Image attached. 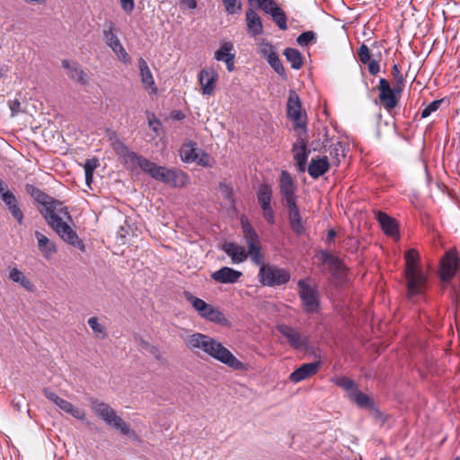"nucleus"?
Here are the masks:
<instances>
[{
	"label": "nucleus",
	"instance_id": "f257e3e1",
	"mask_svg": "<svg viewBox=\"0 0 460 460\" xmlns=\"http://www.w3.org/2000/svg\"><path fill=\"white\" fill-rule=\"evenodd\" d=\"M25 190L40 205L39 212L60 239L79 251L84 252L85 245L84 242L69 224L65 221V219L69 222L72 221L68 208L62 201L54 199L33 184H26Z\"/></svg>",
	"mask_w": 460,
	"mask_h": 460
},
{
	"label": "nucleus",
	"instance_id": "f03ea898",
	"mask_svg": "<svg viewBox=\"0 0 460 460\" xmlns=\"http://www.w3.org/2000/svg\"><path fill=\"white\" fill-rule=\"evenodd\" d=\"M420 256L415 249H410L405 253L406 279L408 296L412 297L421 294L426 283V278L418 267Z\"/></svg>",
	"mask_w": 460,
	"mask_h": 460
},
{
	"label": "nucleus",
	"instance_id": "7ed1b4c3",
	"mask_svg": "<svg viewBox=\"0 0 460 460\" xmlns=\"http://www.w3.org/2000/svg\"><path fill=\"white\" fill-rule=\"evenodd\" d=\"M183 296L191 305V306L201 318L221 325L228 324V320L225 314L212 305L208 304L203 299L195 296L190 291H184Z\"/></svg>",
	"mask_w": 460,
	"mask_h": 460
},
{
	"label": "nucleus",
	"instance_id": "20e7f679",
	"mask_svg": "<svg viewBox=\"0 0 460 460\" xmlns=\"http://www.w3.org/2000/svg\"><path fill=\"white\" fill-rule=\"evenodd\" d=\"M91 408L93 412L107 425L119 430L123 435L129 434V427L119 416L116 414L115 411L109 404L98 400H93Z\"/></svg>",
	"mask_w": 460,
	"mask_h": 460
},
{
	"label": "nucleus",
	"instance_id": "39448f33",
	"mask_svg": "<svg viewBox=\"0 0 460 460\" xmlns=\"http://www.w3.org/2000/svg\"><path fill=\"white\" fill-rule=\"evenodd\" d=\"M258 279L262 286L276 287L287 284L290 280V273L288 270L274 265L265 264L261 258L259 264Z\"/></svg>",
	"mask_w": 460,
	"mask_h": 460
},
{
	"label": "nucleus",
	"instance_id": "423d86ee",
	"mask_svg": "<svg viewBox=\"0 0 460 460\" xmlns=\"http://www.w3.org/2000/svg\"><path fill=\"white\" fill-rule=\"evenodd\" d=\"M206 354L234 370H243L245 368V365L242 361L214 338L211 339Z\"/></svg>",
	"mask_w": 460,
	"mask_h": 460
},
{
	"label": "nucleus",
	"instance_id": "0eeeda50",
	"mask_svg": "<svg viewBox=\"0 0 460 460\" xmlns=\"http://www.w3.org/2000/svg\"><path fill=\"white\" fill-rule=\"evenodd\" d=\"M301 306L305 314L318 313L320 310V294L316 287L308 284L305 279L297 282Z\"/></svg>",
	"mask_w": 460,
	"mask_h": 460
},
{
	"label": "nucleus",
	"instance_id": "6e6552de",
	"mask_svg": "<svg viewBox=\"0 0 460 460\" xmlns=\"http://www.w3.org/2000/svg\"><path fill=\"white\" fill-rule=\"evenodd\" d=\"M109 138L114 152L122 159L128 169L134 170L140 166V164H142L146 157L130 151L114 131L110 133Z\"/></svg>",
	"mask_w": 460,
	"mask_h": 460
},
{
	"label": "nucleus",
	"instance_id": "1a4fd4ad",
	"mask_svg": "<svg viewBox=\"0 0 460 460\" xmlns=\"http://www.w3.org/2000/svg\"><path fill=\"white\" fill-rule=\"evenodd\" d=\"M241 226L243 239L247 244L248 253L252 261L255 265L261 264V258H263V255L261 253L258 234L246 218H242Z\"/></svg>",
	"mask_w": 460,
	"mask_h": 460
},
{
	"label": "nucleus",
	"instance_id": "9d476101",
	"mask_svg": "<svg viewBox=\"0 0 460 460\" xmlns=\"http://www.w3.org/2000/svg\"><path fill=\"white\" fill-rule=\"evenodd\" d=\"M377 90L380 102L386 111H391L398 105L399 96L403 91L396 85L392 87L390 82L385 78L379 79Z\"/></svg>",
	"mask_w": 460,
	"mask_h": 460
},
{
	"label": "nucleus",
	"instance_id": "9b49d317",
	"mask_svg": "<svg viewBox=\"0 0 460 460\" xmlns=\"http://www.w3.org/2000/svg\"><path fill=\"white\" fill-rule=\"evenodd\" d=\"M276 329L287 339L289 346L293 349L306 351L310 348L308 338L301 334L296 328L286 324H278Z\"/></svg>",
	"mask_w": 460,
	"mask_h": 460
},
{
	"label": "nucleus",
	"instance_id": "f8f14e48",
	"mask_svg": "<svg viewBox=\"0 0 460 460\" xmlns=\"http://www.w3.org/2000/svg\"><path fill=\"white\" fill-rule=\"evenodd\" d=\"M42 392L48 400L57 405L63 411L72 415L77 420H84L85 412L84 410L74 406L70 402L59 397L56 393L49 388H44Z\"/></svg>",
	"mask_w": 460,
	"mask_h": 460
},
{
	"label": "nucleus",
	"instance_id": "ddd939ff",
	"mask_svg": "<svg viewBox=\"0 0 460 460\" xmlns=\"http://www.w3.org/2000/svg\"><path fill=\"white\" fill-rule=\"evenodd\" d=\"M115 31L116 28L113 22H110L108 28L103 30V36L106 40V44L112 49L119 60L124 63H128V54L116 35Z\"/></svg>",
	"mask_w": 460,
	"mask_h": 460
},
{
	"label": "nucleus",
	"instance_id": "4468645a",
	"mask_svg": "<svg viewBox=\"0 0 460 460\" xmlns=\"http://www.w3.org/2000/svg\"><path fill=\"white\" fill-rule=\"evenodd\" d=\"M139 168L154 180L168 185L172 168L157 165L146 158L142 161Z\"/></svg>",
	"mask_w": 460,
	"mask_h": 460
},
{
	"label": "nucleus",
	"instance_id": "2eb2a0df",
	"mask_svg": "<svg viewBox=\"0 0 460 460\" xmlns=\"http://www.w3.org/2000/svg\"><path fill=\"white\" fill-rule=\"evenodd\" d=\"M296 186L288 171H282L279 178V192L282 195L286 205L296 202Z\"/></svg>",
	"mask_w": 460,
	"mask_h": 460
},
{
	"label": "nucleus",
	"instance_id": "dca6fc26",
	"mask_svg": "<svg viewBox=\"0 0 460 460\" xmlns=\"http://www.w3.org/2000/svg\"><path fill=\"white\" fill-rule=\"evenodd\" d=\"M287 113L288 116L294 121V126L306 125L305 121H302L301 100L294 90L289 91L287 102Z\"/></svg>",
	"mask_w": 460,
	"mask_h": 460
},
{
	"label": "nucleus",
	"instance_id": "f3484780",
	"mask_svg": "<svg viewBox=\"0 0 460 460\" xmlns=\"http://www.w3.org/2000/svg\"><path fill=\"white\" fill-rule=\"evenodd\" d=\"M459 258L454 252H447L441 260L440 277L443 281L450 280L458 269Z\"/></svg>",
	"mask_w": 460,
	"mask_h": 460
},
{
	"label": "nucleus",
	"instance_id": "a211bd4d",
	"mask_svg": "<svg viewBox=\"0 0 460 460\" xmlns=\"http://www.w3.org/2000/svg\"><path fill=\"white\" fill-rule=\"evenodd\" d=\"M212 337L200 332H195L183 337L185 346L193 352H207V348L211 341Z\"/></svg>",
	"mask_w": 460,
	"mask_h": 460
},
{
	"label": "nucleus",
	"instance_id": "6ab92c4d",
	"mask_svg": "<svg viewBox=\"0 0 460 460\" xmlns=\"http://www.w3.org/2000/svg\"><path fill=\"white\" fill-rule=\"evenodd\" d=\"M322 366V361H314L303 364L289 375V380L293 383H299L317 373Z\"/></svg>",
	"mask_w": 460,
	"mask_h": 460
},
{
	"label": "nucleus",
	"instance_id": "aec40b11",
	"mask_svg": "<svg viewBox=\"0 0 460 460\" xmlns=\"http://www.w3.org/2000/svg\"><path fill=\"white\" fill-rule=\"evenodd\" d=\"M286 208L288 210L290 228L296 234L302 235L305 233V228L296 202L287 204Z\"/></svg>",
	"mask_w": 460,
	"mask_h": 460
},
{
	"label": "nucleus",
	"instance_id": "412c9836",
	"mask_svg": "<svg viewBox=\"0 0 460 460\" xmlns=\"http://www.w3.org/2000/svg\"><path fill=\"white\" fill-rule=\"evenodd\" d=\"M218 75L214 68L202 69L199 74V82L204 95H211L215 91Z\"/></svg>",
	"mask_w": 460,
	"mask_h": 460
},
{
	"label": "nucleus",
	"instance_id": "4be33fe9",
	"mask_svg": "<svg viewBox=\"0 0 460 460\" xmlns=\"http://www.w3.org/2000/svg\"><path fill=\"white\" fill-rule=\"evenodd\" d=\"M242 272L229 267H222L212 273L211 278L218 283L234 284L238 281Z\"/></svg>",
	"mask_w": 460,
	"mask_h": 460
},
{
	"label": "nucleus",
	"instance_id": "5701e85b",
	"mask_svg": "<svg viewBox=\"0 0 460 460\" xmlns=\"http://www.w3.org/2000/svg\"><path fill=\"white\" fill-rule=\"evenodd\" d=\"M247 32L251 37H256L263 32V25L259 14L252 8L245 13Z\"/></svg>",
	"mask_w": 460,
	"mask_h": 460
},
{
	"label": "nucleus",
	"instance_id": "b1692460",
	"mask_svg": "<svg viewBox=\"0 0 460 460\" xmlns=\"http://www.w3.org/2000/svg\"><path fill=\"white\" fill-rule=\"evenodd\" d=\"M222 250L231 258L233 263H242L247 260L249 256L248 250L235 243H226L222 246Z\"/></svg>",
	"mask_w": 460,
	"mask_h": 460
},
{
	"label": "nucleus",
	"instance_id": "393cba45",
	"mask_svg": "<svg viewBox=\"0 0 460 460\" xmlns=\"http://www.w3.org/2000/svg\"><path fill=\"white\" fill-rule=\"evenodd\" d=\"M320 255L323 262L329 265V270L333 277H342L344 273V266L339 257L330 253L328 251H322Z\"/></svg>",
	"mask_w": 460,
	"mask_h": 460
},
{
	"label": "nucleus",
	"instance_id": "a878e982",
	"mask_svg": "<svg viewBox=\"0 0 460 460\" xmlns=\"http://www.w3.org/2000/svg\"><path fill=\"white\" fill-rule=\"evenodd\" d=\"M2 200L13 218L22 225L23 221V213L19 207V202L15 195L13 192H4L2 195Z\"/></svg>",
	"mask_w": 460,
	"mask_h": 460
},
{
	"label": "nucleus",
	"instance_id": "bb28decb",
	"mask_svg": "<svg viewBox=\"0 0 460 460\" xmlns=\"http://www.w3.org/2000/svg\"><path fill=\"white\" fill-rule=\"evenodd\" d=\"M376 219L384 233L391 237L398 236V226L396 220L385 212L378 211Z\"/></svg>",
	"mask_w": 460,
	"mask_h": 460
},
{
	"label": "nucleus",
	"instance_id": "cd10ccee",
	"mask_svg": "<svg viewBox=\"0 0 460 460\" xmlns=\"http://www.w3.org/2000/svg\"><path fill=\"white\" fill-rule=\"evenodd\" d=\"M329 167L328 157L323 156L316 159L313 158L309 163L307 171L312 178L317 179L323 175L329 170Z\"/></svg>",
	"mask_w": 460,
	"mask_h": 460
},
{
	"label": "nucleus",
	"instance_id": "c85d7f7f",
	"mask_svg": "<svg viewBox=\"0 0 460 460\" xmlns=\"http://www.w3.org/2000/svg\"><path fill=\"white\" fill-rule=\"evenodd\" d=\"M138 66L140 70L141 83L145 88H151L153 93H157V87L155 86V80L152 72L147 65V62L143 58H139Z\"/></svg>",
	"mask_w": 460,
	"mask_h": 460
},
{
	"label": "nucleus",
	"instance_id": "c756f323",
	"mask_svg": "<svg viewBox=\"0 0 460 460\" xmlns=\"http://www.w3.org/2000/svg\"><path fill=\"white\" fill-rule=\"evenodd\" d=\"M179 152L181 161L187 164H190L194 163L199 158L200 148L198 147L196 142L188 141L181 146Z\"/></svg>",
	"mask_w": 460,
	"mask_h": 460
},
{
	"label": "nucleus",
	"instance_id": "7c9ffc66",
	"mask_svg": "<svg viewBox=\"0 0 460 460\" xmlns=\"http://www.w3.org/2000/svg\"><path fill=\"white\" fill-rule=\"evenodd\" d=\"M34 235L38 241V248L46 259L50 258L57 252V247L54 242L49 240L40 231H35Z\"/></svg>",
	"mask_w": 460,
	"mask_h": 460
},
{
	"label": "nucleus",
	"instance_id": "2f4dec72",
	"mask_svg": "<svg viewBox=\"0 0 460 460\" xmlns=\"http://www.w3.org/2000/svg\"><path fill=\"white\" fill-rule=\"evenodd\" d=\"M62 66L68 70V76L72 80H75L84 85L87 84L88 76L86 73L79 68L76 62L70 63L67 59H64L62 61Z\"/></svg>",
	"mask_w": 460,
	"mask_h": 460
},
{
	"label": "nucleus",
	"instance_id": "473e14b6",
	"mask_svg": "<svg viewBox=\"0 0 460 460\" xmlns=\"http://www.w3.org/2000/svg\"><path fill=\"white\" fill-rule=\"evenodd\" d=\"M9 279L15 282L19 283L22 288H24L28 291H34V285L31 283V280H29L23 272L17 268H13L9 271Z\"/></svg>",
	"mask_w": 460,
	"mask_h": 460
},
{
	"label": "nucleus",
	"instance_id": "72a5a7b5",
	"mask_svg": "<svg viewBox=\"0 0 460 460\" xmlns=\"http://www.w3.org/2000/svg\"><path fill=\"white\" fill-rule=\"evenodd\" d=\"M189 181V175L185 172L172 168L168 182L169 186L174 188H182L186 186Z\"/></svg>",
	"mask_w": 460,
	"mask_h": 460
},
{
	"label": "nucleus",
	"instance_id": "f704fd0d",
	"mask_svg": "<svg viewBox=\"0 0 460 460\" xmlns=\"http://www.w3.org/2000/svg\"><path fill=\"white\" fill-rule=\"evenodd\" d=\"M272 188L270 185L260 184L257 190V199L261 208L271 205Z\"/></svg>",
	"mask_w": 460,
	"mask_h": 460
},
{
	"label": "nucleus",
	"instance_id": "c9c22d12",
	"mask_svg": "<svg viewBox=\"0 0 460 460\" xmlns=\"http://www.w3.org/2000/svg\"><path fill=\"white\" fill-rule=\"evenodd\" d=\"M349 399L353 401L359 408L369 410L375 403L373 400L366 394L358 389H354Z\"/></svg>",
	"mask_w": 460,
	"mask_h": 460
},
{
	"label": "nucleus",
	"instance_id": "e433bc0d",
	"mask_svg": "<svg viewBox=\"0 0 460 460\" xmlns=\"http://www.w3.org/2000/svg\"><path fill=\"white\" fill-rule=\"evenodd\" d=\"M284 55L293 69L298 70L302 67L303 57L298 49L287 48L284 50Z\"/></svg>",
	"mask_w": 460,
	"mask_h": 460
},
{
	"label": "nucleus",
	"instance_id": "4c0bfd02",
	"mask_svg": "<svg viewBox=\"0 0 460 460\" xmlns=\"http://www.w3.org/2000/svg\"><path fill=\"white\" fill-rule=\"evenodd\" d=\"M294 129L297 134V138H296V141L293 144L292 150L307 149L306 125L294 126Z\"/></svg>",
	"mask_w": 460,
	"mask_h": 460
},
{
	"label": "nucleus",
	"instance_id": "58836bf2",
	"mask_svg": "<svg viewBox=\"0 0 460 460\" xmlns=\"http://www.w3.org/2000/svg\"><path fill=\"white\" fill-rule=\"evenodd\" d=\"M234 49V45L231 42H224L220 48L215 52L214 58L217 61L226 62L230 57H234V54L231 51Z\"/></svg>",
	"mask_w": 460,
	"mask_h": 460
},
{
	"label": "nucleus",
	"instance_id": "ea45409f",
	"mask_svg": "<svg viewBox=\"0 0 460 460\" xmlns=\"http://www.w3.org/2000/svg\"><path fill=\"white\" fill-rule=\"evenodd\" d=\"M294 153V159L296 160L300 172L305 171L306 162L310 150L308 149H296L292 150Z\"/></svg>",
	"mask_w": 460,
	"mask_h": 460
},
{
	"label": "nucleus",
	"instance_id": "a19ab883",
	"mask_svg": "<svg viewBox=\"0 0 460 460\" xmlns=\"http://www.w3.org/2000/svg\"><path fill=\"white\" fill-rule=\"evenodd\" d=\"M258 53L262 58L266 60L277 54L274 49V46L265 40H262L261 42H259Z\"/></svg>",
	"mask_w": 460,
	"mask_h": 460
},
{
	"label": "nucleus",
	"instance_id": "79ce46f5",
	"mask_svg": "<svg viewBox=\"0 0 460 460\" xmlns=\"http://www.w3.org/2000/svg\"><path fill=\"white\" fill-rule=\"evenodd\" d=\"M270 16L272 17L273 22L280 30L286 31L288 29L287 15L279 6L275 9Z\"/></svg>",
	"mask_w": 460,
	"mask_h": 460
},
{
	"label": "nucleus",
	"instance_id": "37998d69",
	"mask_svg": "<svg viewBox=\"0 0 460 460\" xmlns=\"http://www.w3.org/2000/svg\"><path fill=\"white\" fill-rule=\"evenodd\" d=\"M316 40L317 35L313 31H305L296 38V42L301 47H307L310 44L315 43Z\"/></svg>",
	"mask_w": 460,
	"mask_h": 460
},
{
	"label": "nucleus",
	"instance_id": "c03bdc74",
	"mask_svg": "<svg viewBox=\"0 0 460 460\" xmlns=\"http://www.w3.org/2000/svg\"><path fill=\"white\" fill-rule=\"evenodd\" d=\"M335 384L347 392L349 398L350 397L352 391H354V389H358V386L355 384V382L352 379L346 376L336 378Z\"/></svg>",
	"mask_w": 460,
	"mask_h": 460
},
{
	"label": "nucleus",
	"instance_id": "a18cd8bd",
	"mask_svg": "<svg viewBox=\"0 0 460 460\" xmlns=\"http://www.w3.org/2000/svg\"><path fill=\"white\" fill-rule=\"evenodd\" d=\"M266 61L277 74H279L282 78L286 79V71L278 54H275Z\"/></svg>",
	"mask_w": 460,
	"mask_h": 460
},
{
	"label": "nucleus",
	"instance_id": "49530a36",
	"mask_svg": "<svg viewBox=\"0 0 460 460\" xmlns=\"http://www.w3.org/2000/svg\"><path fill=\"white\" fill-rule=\"evenodd\" d=\"M392 75L395 81L394 85L398 86V88L404 89L406 79L403 75L401 73L399 66L397 64H394L392 66Z\"/></svg>",
	"mask_w": 460,
	"mask_h": 460
},
{
	"label": "nucleus",
	"instance_id": "de8ad7c7",
	"mask_svg": "<svg viewBox=\"0 0 460 460\" xmlns=\"http://www.w3.org/2000/svg\"><path fill=\"white\" fill-rule=\"evenodd\" d=\"M226 11L229 14H235L241 11L242 4L237 0H222Z\"/></svg>",
	"mask_w": 460,
	"mask_h": 460
},
{
	"label": "nucleus",
	"instance_id": "09e8293b",
	"mask_svg": "<svg viewBox=\"0 0 460 460\" xmlns=\"http://www.w3.org/2000/svg\"><path fill=\"white\" fill-rule=\"evenodd\" d=\"M344 147L341 142L337 141L336 143H332L329 146V154L330 155L337 160V163H340L339 156L343 155Z\"/></svg>",
	"mask_w": 460,
	"mask_h": 460
},
{
	"label": "nucleus",
	"instance_id": "8fccbe9b",
	"mask_svg": "<svg viewBox=\"0 0 460 460\" xmlns=\"http://www.w3.org/2000/svg\"><path fill=\"white\" fill-rule=\"evenodd\" d=\"M195 163L206 168H211L214 164V161L211 156L202 149H200L199 158L195 161Z\"/></svg>",
	"mask_w": 460,
	"mask_h": 460
},
{
	"label": "nucleus",
	"instance_id": "3c124183",
	"mask_svg": "<svg viewBox=\"0 0 460 460\" xmlns=\"http://www.w3.org/2000/svg\"><path fill=\"white\" fill-rule=\"evenodd\" d=\"M443 99L435 100L431 102L429 105H427L421 111V118L429 117L432 112L438 111L443 102Z\"/></svg>",
	"mask_w": 460,
	"mask_h": 460
},
{
	"label": "nucleus",
	"instance_id": "603ef678",
	"mask_svg": "<svg viewBox=\"0 0 460 460\" xmlns=\"http://www.w3.org/2000/svg\"><path fill=\"white\" fill-rule=\"evenodd\" d=\"M358 55L359 61L364 65H367L370 60H372L370 56V50L366 44H361L358 50Z\"/></svg>",
	"mask_w": 460,
	"mask_h": 460
},
{
	"label": "nucleus",
	"instance_id": "864d4df0",
	"mask_svg": "<svg viewBox=\"0 0 460 460\" xmlns=\"http://www.w3.org/2000/svg\"><path fill=\"white\" fill-rule=\"evenodd\" d=\"M87 323L91 329L93 331V332H95L96 334L102 333L103 334V337L106 335L104 327L99 323L97 317H90Z\"/></svg>",
	"mask_w": 460,
	"mask_h": 460
},
{
	"label": "nucleus",
	"instance_id": "5fc2aeb1",
	"mask_svg": "<svg viewBox=\"0 0 460 460\" xmlns=\"http://www.w3.org/2000/svg\"><path fill=\"white\" fill-rule=\"evenodd\" d=\"M261 208L262 210L263 217L265 218V220L270 225H273L275 223V216H274V211H273V209L271 208V205L266 206V207H262Z\"/></svg>",
	"mask_w": 460,
	"mask_h": 460
},
{
	"label": "nucleus",
	"instance_id": "6e6d98bb",
	"mask_svg": "<svg viewBox=\"0 0 460 460\" xmlns=\"http://www.w3.org/2000/svg\"><path fill=\"white\" fill-rule=\"evenodd\" d=\"M370 413L372 414L375 420L380 424L383 425L385 422V417L383 412H381L374 404L369 410Z\"/></svg>",
	"mask_w": 460,
	"mask_h": 460
},
{
	"label": "nucleus",
	"instance_id": "4d7b16f0",
	"mask_svg": "<svg viewBox=\"0 0 460 460\" xmlns=\"http://www.w3.org/2000/svg\"><path fill=\"white\" fill-rule=\"evenodd\" d=\"M219 190L226 199H228V200L233 199L234 191H233V188L229 184H227L226 182H220Z\"/></svg>",
	"mask_w": 460,
	"mask_h": 460
},
{
	"label": "nucleus",
	"instance_id": "13d9d810",
	"mask_svg": "<svg viewBox=\"0 0 460 460\" xmlns=\"http://www.w3.org/2000/svg\"><path fill=\"white\" fill-rule=\"evenodd\" d=\"M99 166V161L97 158H91L85 161L84 164V172H93Z\"/></svg>",
	"mask_w": 460,
	"mask_h": 460
},
{
	"label": "nucleus",
	"instance_id": "bf43d9fd",
	"mask_svg": "<svg viewBox=\"0 0 460 460\" xmlns=\"http://www.w3.org/2000/svg\"><path fill=\"white\" fill-rule=\"evenodd\" d=\"M121 9L126 13H131L135 8V2L134 0H119Z\"/></svg>",
	"mask_w": 460,
	"mask_h": 460
},
{
	"label": "nucleus",
	"instance_id": "052dcab7",
	"mask_svg": "<svg viewBox=\"0 0 460 460\" xmlns=\"http://www.w3.org/2000/svg\"><path fill=\"white\" fill-rule=\"evenodd\" d=\"M137 344L139 346V349L142 351L150 352L151 349L155 351V346L150 344L148 341H145L142 338H137Z\"/></svg>",
	"mask_w": 460,
	"mask_h": 460
},
{
	"label": "nucleus",
	"instance_id": "680f3d73",
	"mask_svg": "<svg viewBox=\"0 0 460 460\" xmlns=\"http://www.w3.org/2000/svg\"><path fill=\"white\" fill-rule=\"evenodd\" d=\"M367 65L370 75H376L379 73L380 66L376 59L370 60Z\"/></svg>",
	"mask_w": 460,
	"mask_h": 460
},
{
	"label": "nucleus",
	"instance_id": "e2e57ef3",
	"mask_svg": "<svg viewBox=\"0 0 460 460\" xmlns=\"http://www.w3.org/2000/svg\"><path fill=\"white\" fill-rule=\"evenodd\" d=\"M9 108L12 111V115L14 116L21 111V103L17 99H15L10 102Z\"/></svg>",
	"mask_w": 460,
	"mask_h": 460
},
{
	"label": "nucleus",
	"instance_id": "0e129e2a",
	"mask_svg": "<svg viewBox=\"0 0 460 460\" xmlns=\"http://www.w3.org/2000/svg\"><path fill=\"white\" fill-rule=\"evenodd\" d=\"M181 4L190 10H193L197 7L196 0H181Z\"/></svg>",
	"mask_w": 460,
	"mask_h": 460
},
{
	"label": "nucleus",
	"instance_id": "69168bd1",
	"mask_svg": "<svg viewBox=\"0 0 460 460\" xmlns=\"http://www.w3.org/2000/svg\"><path fill=\"white\" fill-rule=\"evenodd\" d=\"M225 63L229 72H232L234 69V57H230Z\"/></svg>",
	"mask_w": 460,
	"mask_h": 460
},
{
	"label": "nucleus",
	"instance_id": "338daca9",
	"mask_svg": "<svg viewBox=\"0 0 460 460\" xmlns=\"http://www.w3.org/2000/svg\"><path fill=\"white\" fill-rule=\"evenodd\" d=\"M12 403H13V408L16 411H20L22 410V400L21 398L13 399Z\"/></svg>",
	"mask_w": 460,
	"mask_h": 460
},
{
	"label": "nucleus",
	"instance_id": "774afa93",
	"mask_svg": "<svg viewBox=\"0 0 460 460\" xmlns=\"http://www.w3.org/2000/svg\"><path fill=\"white\" fill-rule=\"evenodd\" d=\"M335 236H336V231L334 229H330L326 235V242L328 243L333 242Z\"/></svg>",
	"mask_w": 460,
	"mask_h": 460
}]
</instances>
